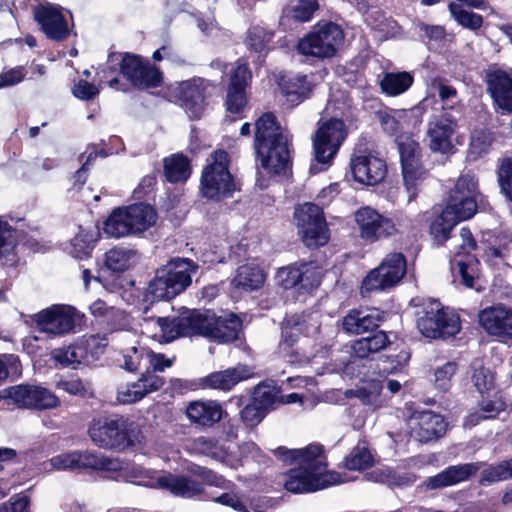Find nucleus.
<instances>
[{
  "label": "nucleus",
  "mask_w": 512,
  "mask_h": 512,
  "mask_svg": "<svg viewBox=\"0 0 512 512\" xmlns=\"http://www.w3.org/2000/svg\"><path fill=\"white\" fill-rule=\"evenodd\" d=\"M253 147L267 172L280 175L291 169L290 141L272 112L256 120Z\"/></svg>",
  "instance_id": "nucleus-1"
},
{
  "label": "nucleus",
  "mask_w": 512,
  "mask_h": 512,
  "mask_svg": "<svg viewBox=\"0 0 512 512\" xmlns=\"http://www.w3.org/2000/svg\"><path fill=\"white\" fill-rule=\"evenodd\" d=\"M199 266L188 258L176 257L157 268L154 277L148 282L143 293V300L153 304L170 301L184 292L192 283Z\"/></svg>",
  "instance_id": "nucleus-2"
},
{
  "label": "nucleus",
  "mask_w": 512,
  "mask_h": 512,
  "mask_svg": "<svg viewBox=\"0 0 512 512\" xmlns=\"http://www.w3.org/2000/svg\"><path fill=\"white\" fill-rule=\"evenodd\" d=\"M300 465L284 474V488L294 494L311 493L341 482L335 472L327 471L325 456H307Z\"/></svg>",
  "instance_id": "nucleus-3"
},
{
  "label": "nucleus",
  "mask_w": 512,
  "mask_h": 512,
  "mask_svg": "<svg viewBox=\"0 0 512 512\" xmlns=\"http://www.w3.org/2000/svg\"><path fill=\"white\" fill-rule=\"evenodd\" d=\"M88 433L91 441L104 449L124 450L137 439L134 423L119 415L94 419Z\"/></svg>",
  "instance_id": "nucleus-4"
},
{
  "label": "nucleus",
  "mask_w": 512,
  "mask_h": 512,
  "mask_svg": "<svg viewBox=\"0 0 512 512\" xmlns=\"http://www.w3.org/2000/svg\"><path fill=\"white\" fill-rule=\"evenodd\" d=\"M229 162V155L225 150H217L210 155L200 179L203 197L215 201L232 197L236 183L230 173Z\"/></svg>",
  "instance_id": "nucleus-5"
},
{
  "label": "nucleus",
  "mask_w": 512,
  "mask_h": 512,
  "mask_svg": "<svg viewBox=\"0 0 512 512\" xmlns=\"http://www.w3.org/2000/svg\"><path fill=\"white\" fill-rule=\"evenodd\" d=\"M346 137L347 130L343 120L331 118L323 122L313 138L316 163L311 164L310 173L316 174L329 167Z\"/></svg>",
  "instance_id": "nucleus-6"
},
{
  "label": "nucleus",
  "mask_w": 512,
  "mask_h": 512,
  "mask_svg": "<svg viewBox=\"0 0 512 512\" xmlns=\"http://www.w3.org/2000/svg\"><path fill=\"white\" fill-rule=\"evenodd\" d=\"M417 328L426 338L438 339L454 336L460 331V319L438 301L423 304L417 311Z\"/></svg>",
  "instance_id": "nucleus-7"
},
{
  "label": "nucleus",
  "mask_w": 512,
  "mask_h": 512,
  "mask_svg": "<svg viewBox=\"0 0 512 512\" xmlns=\"http://www.w3.org/2000/svg\"><path fill=\"white\" fill-rule=\"evenodd\" d=\"M404 187L408 193V201L414 200L422 183L427 177V170L421 163V147L417 141L409 136H400L396 139Z\"/></svg>",
  "instance_id": "nucleus-8"
},
{
  "label": "nucleus",
  "mask_w": 512,
  "mask_h": 512,
  "mask_svg": "<svg viewBox=\"0 0 512 512\" xmlns=\"http://www.w3.org/2000/svg\"><path fill=\"white\" fill-rule=\"evenodd\" d=\"M294 220L303 243L309 248L325 245L330 239L329 228L321 207L304 203L295 208Z\"/></svg>",
  "instance_id": "nucleus-9"
},
{
  "label": "nucleus",
  "mask_w": 512,
  "mask_h": 512,
  "mask_svg": "<svg viewBox=\"0 0 512 512\" xmlns=\"http://www.w3.org/2000/svg\"><path fill=\"white\" fill-rule=\"evenodd\" d=\"M344 38L339 25L333 22L317 24L311 32L299 40V53L318 59L331 58Z\"/></svg>",
  "instance_id": "nucleus-10"
},
{
  "label": "nucleus",
  "mask_w": 512,
  "mask_h": 512,
  "mask_svg": "<svg viewBox=\"0 0 512 512\" xmlns=\"http://www.w3.org/2000/svg\"><path fill=\"white\" fill-rule=\"evenodd\" d=\"M407 271L405 256L400 252L385 256L380 265L371 270L363 279L361 293L382 291L398 284Z\"/></svg>",
  "instance_id": "nucleus-11"
},
{
  "label": "nucleus",
  "mask_w": 512,
  "mask_h": 512,
  "mask_svg": "<svg viewBox=\"0 0 512 512\" xmlns=\"http://www.w3.org/2000/svg\"><path fill=\"white\" fill-rule=\"evenodd\" d=\"M354 220L362 240L374 243L381 239H387L400 232L398 224L377 210L366 206L354 213Z\"/></svg>",
  "instance_id": "nucleus-12"
},
{
  "label": "nucleus",
  "mask_w": 512,
  "mask_h": 512,
  "mask_svg": "<svg viewBox=\"0 0 512 512\" xmlns=\"http://www.w3.org/2000/svg\"><path fill=\"white\" fill-rule=\"evenodd\" d=\"M25 322L50 337L63 336L75 328L72 309L63 305H52L28 316Z\"/></svg>",
  "instance_id": "nucleus-13"
},
{
  "label": "nucleus",
  "mask_w": 512,
  "mask_h": 512,
  "mask_svg": "<svg viewBox=\"0 0 512 512\" xmlns=\"http://www.w3.org/2000/svg\"><path fill=\"white\" fill-rule=\"evenodd\" d=\"M478 179L472 173L461 175L450 191L446 207L460 220L471 218L477 211Z\"/></svg>",
  "instance_id": "nucleus-14"
},
{
  "label": "nucleus",
  "mask_w": 512,
  "mask_h": 512,
  "mask_svg": "<svg viewBox=\"0 0 512 512\" xmlns=\"http://www.w3.org/2000/svg\"><path fill=\"white\" fill-rule=\"evenodd\" d=\"M458 127L457 117L442 106V112L433 115L427 128L429 148L432 152L448 154L454 150L452 136Z\"/></svg>",
  "instance_id": "nucleus-15"
},
{
  "label": "nucleus",
  "mask_w": 512,
  "mask_h": 512,
  "mask_svg": "<svg viewBox=\"0 0 512 512\" xmlns=\"http://www.w3.org/2000/svg\"><path fill=\"white\" fill-rule=\"evenodd\" d=\"M147 481L139 483L150 487L167 490L175 496L183 498H192L203 493V485L186 475H174L171 473L156 474L146 471Z\"/></svg>",
  "instance_id": "nucleus-16"
},
{
  "label": "nucleus",
  "mask_w": 512,
  "mask_h": 512,
  "mask_svg": "<svg viewBox=\"0 0 512 512\" xmlns=\"http://www.w3.org/2000/svg\"><path fill=\"white\" fill-rule=\"evenodd\" d=\"M214 86L203 78H193L179 84L176 96L190 118H199L205 109V100Z\"/></svg>",
  "instance_id": "nucleus-17"
},
{
  "label": "nucleus",
  "mask_w": 512,
  "mask_h": 512,
  "mask_svg": "<svg viewBox=\"0 0 512 512\" xmlns=\"http://www.w3.org/2000/svg\"><path fill=\"white\" fill-rule=\"evenodd\" d=\"M14 405L18 408L45 410L57 407L59 399L44 387L20 384L14 386Z\"/></svg>",
  "instance_id": "nucleus-18"
},
{
  "label": "nucleus",
  "mask_w": 512,
  "mask_h": 512,
  "mask_svg": "<svg viewBox=\"0 0 512 512\" xmlns=\"http://www.w3.org/2000/svg\"><path fill=\"white\" fill-rule=\"evenodd\" d=\"M479 323L492 336L512 338V309L504 305L490 306L479 313Z\"/></svg>",
  "instance_id": "nucleus-19"
},
{
  "label": "nucleus",
  "mask_w": 512,
  "mask_h": 512,
  "mask_svg": "<svg viewBox=\"0 0 512 512\" xmlns=\"http://www.w3.org/2000/svg\"><path fill=\"white\" fill-rule=\"evenodd\" d=\"M350 168L354 179L365 185H376L387 174L386 162L371 154L352 157Z\"/></svg>",
  "instance_id": "nucleus-20"
},
{
  "label": "nucleus",
  "mask_w": 512,
  "mask_h": 512,
  "mask_svg": "<svg viewBox=\"0 0 512 512\" xmlns=\"http://www.w3.org/2000/svg\"><path fill=\"white\" fill-rule=\"evenodd\" d=\"M412 421V434L422 443L437 440L446 432L447 423L444 418L432 411L425 410L415 413Z\"/></svg>",
  "instance_id": "nucleus-21"
},
{
  "label": "nucleus",
  "mask_w": 512,
  "mask_h": 512,
  "mask_svg": "<svg viewBox=\"0 0 512 512\" xmlns=\"http://www.w3.org/2000/svg\"><path fill=\"white\" fill-rule=\"evenodd\" d=\"M34 18L47 38L63 41L69 36L67 21L58 9L40 6L35 9Z\"/></svg>",
  "instance_id": "nucleus-22"
},
{
  "label": "nucleus",
  "mask_w": 512,
  "mask_h": 512,
  "mask_svg": "<svg viewBox=\"0 0 512 512\" xmlns=\"http://www.w3.org/2000/svg\"><path fill=\"white\" fill-rule=\"evenodd\" d=\"M479 469V463L451 465L440 473L428 477L425 481V485L431 490L453 486L460 482L467 481L472 476L476 475Z\"/></svg>",
  "instance_id": "nucleus-23"
},
{
  "label": "nucleus",
  "mask_w": 512,
  "mask_h": 512,
  "mask_svg": "<svg viewBox=\"0 0 512 512\" xmlns=\"http://www.w3.org/2000/svg\"><path fill=\"white\" fill-rule=\"evenodd\" d=\"M254 376L253 368L238 364L235 367L213 372L205 377L204 384L212 389L231 390L236 384Z\"/></svg>",
  "instance_id": "nucleus-24"
},
{
  "label": "nucleus",
  "mask_w": 512,
  "mask_h": 512,
  "mask_svg": "<svg viewBox=\"0 0 512 512\" xmlns=\"http://www.w3.org/2000/svg\"><path fill=\"white\" fill-rule=\"evenodd\" d=\"M241 328L242 321L237 315L230 313L217 317L213 314L207 337L221 343H230L238 339Z\"/></svg>",
  "instance_id": "nucleus-25"
},
{
  "label": "nucleus",
  "mask_w": 512,
  "mask_h": 512,
  "mask_svg": "<svg viewBox=\"0 0 512 512\" xmlns=\"http://www.w3.org/2000/svg\"><path fill=\"white\" fill-rule=\"evenodd\" d=\"M187 417L202 426H212L222 419L223 409L216 401H195L186 408Z\"/></svg>",
  "instance_id": "nucleus-26"
},
{
  "label": "nucleus",
  "mask_w": 512,
  "mask_h": 512,
  "mask_svg": "<svg viewBox=\"0 0 512 512\" xmlns=\"http://www.w3.org/2000/svg\"><path fill=\"white\" fill-rule=\"evenodd\" d=\"M52 358L63 367L77 368L89 362L88 347L85 341L75 342L66 347L54 349Z\"/></svg>",
  "instance_id": "nucleus-27"
},
{
  "label": "nucleus",
  "mask_w": 512,
  "mask_h": 512,
  "mask_svg": "<svg viewBox=\"0 0 512 512\" xmlns=\"http://www.w3.org/2000/svg\"><path fill=\"white\" fill-rule=\"evenodd\" d=\"M312 274H315V272L311 270L310 263H295L279 268L276 274V280L284 289H291L298 284H302V287L306 288L307 284L305 282Z\"/></svg>",
  "instance_id": "nucleus-28"
},
{
  "label": "nucleus",
  "mask_w": 512,
  "mask_h": 512,
  "mask_svg": "<svg viewBox=\"0 0 512 512\" xmlns=\"http://www.w3.org/2000/svg\"><path fill=\"white\" fill-rule=\"evenodd\" d=\"M390 344L391 341L386 332L379 330L356 340L352 345V351L357 358L368 359Z\"/></svg>",
  "instance_id": "nucleus-29"
},
{
  "label": "nucleus",
  "mask_w": 512,
  "mask_h": 512,
  "mask_svg": "<svg viewBox=\"0 0 512 512\" xmlns=\"http://www.w3.org/2000/svg\"><path fill=\"white\" fill-rule=\"evenodd\" d=\"M139 259L137 250L117 246L105 254V266L112 272L121 273L134 266Z\"/></svg>",
  "instance_id": "nucleus-30"
},
{
  "label": "nucleus",
  "mask_w": 512,
  "mask_h": 512,
  "mask_svg": "<svg viewBox=\"0 0 512 512\" xmlns=\"http://www.w3.org/2000/svg\"><path fill=\"white\" fill-rule=\"evenodd\" d=\"M265 281L263 271L257 266L243 265L237 269L235 277L231 281L233 288L251 292L261 288Z\"/></svg>",
  "instance_id": "nucleus-31"
},
{
  "label": "nucleus",
  "mask_w": 512,
  "mask_h": 512,
  "mask_svg": "<svg viewBox=\"0 0 512 512\" xmlns=\"http://www.w3.org/2000/svg\"><path fill=\"white\" fill-rule=\"evenodd\" d=\"M126 208L132 234L142 233L156 223L157 214L150 205L137 203Z\"/></svg>",
  "instance_id": "nucleus-32"
},
{
  "label": "nucleus",
  "mask_w": 512,
  "mask_h": 512,
  "mask_svg": "<svg viewBox=\"0 0 512 512\" xmlns=\"http://www.w3.org/2000/svg\"><path fill=\"white\" fill-rule=\"evenodd\" d=\"M214 313L190 310L180 315V325L185 328L186 335L198 334L207 337Z\"/></svg>",
  "instance_id": "nucleus-33"
},
{
  "label": "nucleus",
  "mask_w": 512,
  "mask_h": 512,
  "mask_svg": "<svg viewBox=\"0 0 512 512\" xmlns=\"http://www.w3.org/2000/svg\"><path fill=\"white\" fill-rule=\"evenodd\" d=\"M413 82L414 77L410 72H387L380 81V88L388 96H398L406 92Z\"/></svg>",
  "instance_id": "nucleus-34"
},
{
  "label": "nucleus",
  "mask_w": 512,
  "mask_h": 512,
  "mask_svg": "<svg viewBox=\"0 0 512 512\" xmlns=\"http://www.w3.org/2000/svg\"><path fill=\"white\" fill-rule=\"evenodd\" d=\"M79 469H93L104 471H118L121 469V463L118 459L106 457L101 453L94 451H78Z\"/></svg>",
  "instance_id": "nucleus-35"
},
{
  "label": "nucleus",
  "mask_w": 512,
  "mask_h": 512,
  "mask_svg": "<svg viewBox=\"0 0 512 512\" xmlns=\"http://www.w3.org/2000/svg\"><path fill=\"white\" fill-rule=\"evenodd\" d=\"M164 162V175L171 183L186 181L191 174L189 159L183 154H174L166 157Z\"/></svg>",
  "instance_id": "nucleus-36"
},
{
  "label": "nucleus",
  "mask_w": 512,
  "mask_h": 512,
  "mask_svg": "<svg viewBox=\"0 0 512 512\" xmlns=\"http://www.w3.org/2000/svg\"><path fill=\"white\" fill-rule=\"evenodd\" d=\"M323 452V447L319 444H311L303 449H288L284 446H279L272 450L273 455L286 465L296 464L300 465L302 460L308 458L307 456H317Z\"/></svg>",
  "instance_id": "nucleus-37"
},
{
  "label": "nucleus",
  "mask_w": 512,
  "mask_h": 512,
  "mask_svg": "<svg viewBox=\"0 0 512 512\" xmlns=\"http://www.w3.org/2000/svg\"><path fill=\"white\" fill-rule=\"evenodd\" d=\"M460 221L452 210L445 207L442 213L431 223L430 233L434 240L441 244L450 237L452 229Z\"/></svg>",
  "instance_id": "nucleus-38"
},
{
  "label": "nucleus",
  "mask_w": 512,
  "mask_h": 512,
  "mask_svg": "<svg viewBox=\"0 0 512 512\" xmlns=\"http://www.w3.org/2000/svg\"><path fill=\"white\" fill-rule=\"evenodd\" d=\"M127 208H117L104 222V232L114 238L132 235Z\"/></svg>",
  "instance_id": "nucleus-39"
},
{
  "label": "nucleus",
  "mask_w": 512,
  "mask_h": 512,
  "mask_svg": "<svg viewBox=\"0 0 512 512\" xmlns=\"http://www.w3.org/2000/svg\"><path fill=\"white\" fill-rule=\"evenodd\" d=\"M311 84L306 75H296L284 80L282 91L288 97L289 101L299 103L307 99L311 93Z\"/></svg>",
  "instance_id": "nucleus-40"
},
{
  "label": "nucleus",
  "mask_w": 512,
  "mask_h": 512,
  "mask_svg": "<svg viewBox=\"0 0 512 512\" xmlns=\"http://www.w3.org/2000/svg\"><path fill=\"white\" fill-rule=\"evenodd\" d=\"M304 323L300 321L299 317H291L282 323L281 335L282 340L279 344L280 352L287 356L289 349L298 341L300 335L303 333Z\"/></svg>",
  "instance_id": "nucleus-41"
},
{
  "label": "nucleus",
  "mask_w": 512,
  "mask_h": 512,
  "mask_svg": "<svg viewBox=\"0 0 512 512\" xmlns=\"http://www.w3.org/2000/svg\"><path fill=\"white\" fill-rule=\"evenodd\" d=\"M251 400L266 413L275 405L284 403L280 390L274 386L259 384L254 388Z\"/></svg>",
  "instance_id": "nucleus-42"
},
{
  "label": "nucleus",
  "mask_w": 512,
  "mask_h": 512,
  "mask_svg": "<svg viewBox=\"0 0 512 512\" xmlns=\"http://www.w3.org/2000/svg\"><path fill=\"white\" fill-rule=\"evenodd\" d=\"M470 369L471 381L479 393L483 394L494 388V373L488 367H485L481 360L475 359L471 363Z\"/></svg>",
  "instance_id": "nucleus-43"
},
{
  "label": "nucleus",
  "mask_w": 512,
  "mask_h": 512,
  "mask_svg": "<svg viewBox=\"0 0 512 512\" xmlns=\"http://www.w3.org/2000/svg\"><path fill=\"white\" fill-rule=\"evenodd\" d=\"M483 80L487 86V92L492 95L512 88V72L509 73L499 68L489 67L484 70Z\"/></svg>",
  "instance_id": "nucleus-44"
},
{
  "label": "nucleus",
  "mask_w": 512,
  "mask_h": 512,
  "mask_svg": "<svg viewBox=\"0 0 512 512\" xmlns=\"http://www.w3.org/2000/svg\"><path fill=\"white\" fill-rule=\"evenodd\" d=\"M494 141L493 133L489 129H475L470 136L469 156L476 160L487 154Z\"/></svg>",
  "instance_id": "nucleus-45"
},
{
  "label": "nucleus",
  "mask_w": 512,
  "mask_h": 512,
  "mask_svg": "<svg viewBox=\"0 0 512 512\" xmlns=\"http://www.w3.org/2000/svg\"><path fill=\"white\" fill-rule=\"evenodd\" d=\"M137 76L139 80H136L133 86L138 89L156 88L163 82L162 72L149 61H144Z\"/></svg>",
  "instance_id": "nucleus-46"
},
{
  "label": "nucleus",
  "mask_w": 512,
  "mask_h": 512,
  "mask_svg": "<svg viewBox=\"0 0 512 512\" xmlns=\"http://www.w3.org/2000/svg\"><path fill=\"white\" fill-rule=\"evenodd\" d=\"M449 11L455 21L470 30H478L483 25V17L480 14L465 10L460 4L450 3Z\"/></svg>",
  "instance_id": "nucleus-47"
},
{
  "label": "nucleus",
  "mask_w": 512,
  "mask_h": 512,
  "mask_svg": "<svg viewBox=\"0 0 512 512\" xmlns=\"http://www.w3.org/2000/svg\"><path fill=\"white\" fill-rule=\"evenodd\" d=\"M373 465V457L366 447H354L344 458V467L348 470H365Z\"/></svg>",
  "instance_id": "nucleus-48"
},
{
  "label": "nucleus",
  "mask_w": 512,
  "mask_h": 512,
  "mask_svg": "<svg viewBox=\"0 0 512 512\" xmlns=\"http://www.w3.org/2000/svg\"><path fill=\"white\" fill-rule=\"evenodd\" d=\"M497 181L501 194L512 203V158L506 157L501 160L497 169Z\"/></svg>",
  "instance_id": "nucleus-49"
},
{
  "label": "nucleus",
  "mask_w": 512,
  "mask_h": 512,
  "mask_svg": "<svg viewBox=\"0 0 512 512\" xmlns=\"http://www.w3.org/2000/svg\"><path fill=\"white\" fill-rule=\"evenodd\" d=\"M505 410V403L498 398L483 400L479 410L470 415V422L477 424L481 420L493 419Z\"/></svg>",
  "instance_id": "nucleus-50"
},
{
  "label": "nucleus",
  "mask_w": 512,
  "mask_h": 512,
  "mask_svg": "<svg viewBox=\"0 0 512 512\" xmlns=\"http://www.w3.org/2000/svg\"><path fill=\"white\" fill-rule=\"evenodd\" d=\"M317 0H299L298 4L284 9V18L307 22L317 10Z\"/></svg>",
  "instance_id": "nucleus-51"
},
{
  "label": "nucleus",
  "mask_w": 512,
  "mask_h": 512,
  "mask_svg": "<svg viewBox=\"0 0 512 512\" xmlns=\"http://www.w3.org/2000/svg\"><path fill=\"white\" fill-rule=\"evenodd\" d=\"M17 245V231L0 218V259L11 255Z\"/></svg>",
  "instance_id": "nucleus-52"
},
{
  "label": "nucleus",
  "mask_w": 512,
  "mask_h": 512,
  "mask_svg": "<svg viewBox=\"0 0 512 512\" xmlns=\"http://www.w3.org/2000/svg\"><path fill=\"white\" fill-rule=\"evenodd\" d=\"M180 316L169 318V317H158L157 324L162 333V337L166 342L173 341L180 336H186L185 328L180 325Z\"/></svg>",
  "instance_id": "nucleus-53"
},
{
  "label": "nucleus",
  "mask_w": 512,
  "mask_h": 512,
  "mask_svg": "<svg viewBox=\"0 0 512 512\" xmlns=\"http://www.w3.org/2000/svg\"><path fill=\"white\" fill-rule=\"evenodd\" d=\"M188 471L192 475L201 478L209 486L227 489L230 483L223 476L217 474L207 467L192 464L188 467Z\"/></svg>",
  "instance_id": "nucleus-54"
},
{
  "label": "nucleus",
  "mask_w": 512,
  "mask_h": 512,
  "mask_svg": "<svg viewBox=\"0 0 512 512\" xmlns=\"http://www.w3.org/2000/svg\"><path fill=\"white\" fill-rule=\"evenodd\" d=\"M145 60L140 56L126 53L120 63V71L123 76L134 85L138 78V71L141 69Z\"/></svg>",
  "instance_id": "nucleus-55"
},
{
  "label": "nucleus",
  "mask_w": 512,
  "mask_h": 512,
  "mask_svg": "<svg viewBox=\"0 0 512 512\" xmlns=\"http://www.w3.org/2000/svg\"><path fill=\"white\" fill-rule=\"evenodd\" d=\"M225 104L228 112L240 115L247 106L246 91L227 87Z\"/></svg>",
  "instance_id": "nucleus-56"
},
{
  "label": "nucleus",
  "mask_w": 512,
  "mask_h": 512,
  "mask_svg": "<svg viewBox=\"0 0 512 512\" xmlns=\"http://www.w3.org/2000/svg\"><path fill=\"white\" fill-rule=\"evenodd\" d=\"M380 393V385L373 383L364 387L350 389L346 392V395L358 398L363 404L374 405L378 401Z\"/></svg>",
  "instance_id": "nucleus-57"
},
{
  "label": "nucleus",
  "mask_w": 512,
  "mask_h": 512,
  "mask_svg": "<svg viewBox=\"0 0 512 512\" xmlns=\"http://www.w3.org/2000/svg\"><path fill=\"white\" fill-rule=\"evenodd\" d=\"M146 356L147 349L145 347H130L124 352L123 363L120 366L129 372H134L140 367Z\"/></svg>",
  "instance_id": "nucleus-58"
},
{
  "label": "nucleus",
  "mask_w": 512,
  "mask_h": 512,
  "mask_svg": "<svg viewBox=\"0 0 512 512\" xmlns=\"http://www.w3.org/2000/svg\"><path fill=\"white\" fill-rule=\"evenodd\" d=\"M139 390L144 393V397L152 392L158 391L165 384V379L157 375L154 371L147 369L136 382Z\"/></svg>",
  "instance_id": "nucleus-59"
},
{
  "label": "nucleus",
  "mask_w": 512,
  "mask_h": 512,
  "mask_svg": "<svg viewBox=\"0 0 512 512\" xmlns=\"http://www.w3.org/2000/svg\"><path fill=\"white\" fill-rule=\"evenodd\" d=\"M456 370L457 364L455 362H447L438 367L434 372L436 387L441 391H447L450 388L451 378Z\"/></svg>",
  "instance_id": "nucleus-60"
},
{
  "label": "nucleus",
  "mask_w": 512,
  "mask_h": 512,
  "mask_svg": "<svg viewBox=\"0 0 512 512\" xmlns=\"http://www.w3.org/2000/svg\"><path fill=\"white\" fill-rule=\"evenodd\" d=\"M451 270L455 277H460L461 282L466 287H473L474 283V269L462 259H458L456 256L451 260Z\"/></svg>",
  "instance_id": "nucleus-61"
},
{
  "label": "nucleus",
  "mask_w": 512,
  "mask_h": 512,
  "mask_svg": "<svg viewBox=\"0 0 512 512\" xmlns=\"http://www.w3.org/2000/svg\"><path fill=\"white\" fill-rule=\"evenodd\" d=\"M193 449L213 459H218L221 456L218 441L214 438L203 436L196 438L193 442Z\"/></svg>",
  "instance_id": "nucleus-62"
},
{
  "label": "nucleus",
  "mask_w": 512,
  "mask_h": 512,
  "mask_svg": "<svg viewBox=\"0 0 512 512\" xmlns=\"http://www.w3.org/2000/svg\"><path fill=\"white\" fill-rule=\"evenodd\" d=\"M376 117L386 134L396 135L401 131L400 118L402 115H395L388 111L380 110L376 113Z\"/></svg>",
  "instance_id": "nucleus-63"
},
{
  "label": "nucleus",
  "mask_w": 512,
  "mask_h": 512,
  "mask_svg": "<svg viewBox=\"0 0 512 512\" xmlns=\"http://www.w3.org/2000/svg\"><path fill=\"white\" fill-rule=\"evenodd\" d=\"M266 412L252 400L240 411L242 422L248 427L257 426L266 416Z\"/></svg>",
  "instance_id": "nucleus-64"
}]
</instances>
